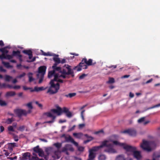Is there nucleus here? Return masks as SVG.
<instances>
[{
    "mask_svg": "<svg viewBox=\"0 0 160 160\" xmlns=\"http://www.w3.org/2000/svg\"><path fill=\"white\" fill-rule=\"evenodd\" d=\"M59 78H57V80H54V81H57L60 82L62 83L63 82V80L62 79H59Z\"/></svg>",
    "mask_w": 160,
    "mask_h": 160,
    "instance_id": "obj_61",
    "label": "nucleus"
},
{
    "mask_svg": "<svg viewBox=\"0 0 160 160\" xmlns=\"http://www.w3.org/2000/svg\"><path fill=\"white\" fill-rule=\"evenodd\" d=\"M43 124V123H42V122H37L35 124V128H36V129H38V126L39 125H42V124Z\"/></svg>",
    "mask_w": 160,
    "mask_h": 160,
    "instance_id": "obj_44",
    "label": "nucleus"
},
{
    "mask_svg": "<svg viewBox=\"0 0 160 160\" xmlns=\"http://www.w3.org/2000/svg\"><path fill=\"white\" fill-rule=\"evenodd\" d=\"M53 76L54 77V78L50 82L51 86L47 92V93H49L50 95L57 93L60 88L59 84L58 82L56 84H55L54 82V80H56L58 78H60L59 74L56 72H54L53 70L49 71L48 74V78H50Z\"/></svg>",
    "mask_w": 160,
    "mask_h": 160,
    "instance_id": "obj_1",
    "label": "nucleus"
},
{
    "mask_svg": "<svg viewBox=\"0 0 160 160\" xmlns=\"http://www.w3.org/2000/svg\"><path fill=\"white\" fill-rule=\"evenodd\" d=\"M13 138L14 140L16 142H17L18 141V137L17 135H14L13 136Z\"/></svg>",
    "mask_w": 160,
    "mask_h": 160,
    "instance_id": "obj_52",
    "label": "nucleus"
},
{
    "mask_svg": "<svg viewBox=\"0 0 160 160\" xmlns=\"http://www.w3.org/2000/svg\"><path fill=\"white\" fill-rule=\"evenodd\" d=\"M7 105V103L4 101L0 100V105L2 106H6Z\"/></svg>",
    "mask_w": 160,
    "mask_h": 160,
    "instance_id": "obj_40",
    "label": "nucleus"
},
{
    "mask_svg": "<svg viewBox=\"0 0 160 160\" xmlns=\"http://www.w3.org/2000/svg\"><path fill=\"white\" fill-rule=\"evenodd\" d=\"M86 58H83L81 62L79 63L78 66H77L74 67L73 69L76 70L77 71H79L82 70L81 67H82L83 66L84 67V68H83L84 69H87L88 68L87 66L86 65H85V64H86Z\"/></svg>",
    "mask_w": 160,
    "mask_h": 160,
    "instance_id": "obj_4",
    "label": "nucleus"
},
{
    "mask_svg": "<svg viewBox=\"0 0 160 160\" xmlns=\"http://www.w3.org/2000/svg\"><path fill=\"white\" fill-rule=\"evenodd\" d=\"M92 60L91 59H89L88 61H87L86 59V65L89 66L92 65Z\"/></svg>",
    "mask_w": 160,
    "mask_h": 160,
    "instance_id": "obj_32",
    "label": "nucleus"
},
{
    "mask_svg": "<svg viewBox=\"0 0 160 160\" xmlns=\"http://www.w3.org/2000/svg\"><path fill=\"white\" fill-rule=\"evenodd\" d=\"M123 148L127 152H129L133 153L137 149L136 147L127 145L125 143Z\"/></svg>",
    "mask_w": 160,
    "mask_h": 160,
    "instance_id": "obj_7",
    "label": "nucleus"
},
{
    "mask_svg": "<svg viewBox=\"0 0 160 160\" xmlns=\"http://www.w3.org/2000/svg\"><path fill=\"white\" fill-rule=\"evenodd\" d=\"M116 160H133L132 159L129 157L125 158L123 154L117 156L116 158Z\"/></svg>",
    "mask_w": 160,
    "mask_h": 160,
    "instance_id": "obj_9",
    "label": "nucleus"
},
{
    "mask_svg": "<svg viewBox=\"0 0 160 160\" xmlns=\"http://www.w3.org/2000/svg\"><path fill=\"white\" fill-rule=\"evenodd\" d=\"M66 115L68 118H71L72 116V113L69 111L66 113Z\"/></svg>",
    "mask_w": 160,
    "mask_h": 160,
    "instance_id": "obj_46",
    "label": "nucleus"
},
{
    "mask_svg": "<svg viewBox=\"0 0 160 160\" xmlns=\"http://www.w3.org/2000/svg\"><path fill=\"white\" fill-rule=\"evenodd\" d=\"M44 114L48 117L52 118H53L54 117H56L55 116L53 115L50 112H46L44 113Z\"/></svg>",
    "mask_w": 160,
    "mask_h": 160,
    "instance_id": "obj_33",
    "label": "nucleus"
},
{
    "mask_svg": "<svg viewBox=\"0 0 160 160\" xmlns=\"http://www.w3.org/2000/svg\"><path fill=\"white\" fill-rule=\"evenodd\" d=\"M76 127V125H73L72 127L70 128L68 130V132H71L73 130H74L75 129V128Z\"/></svg>",
    "mask_w": 160,
    "mask_h": 160,
    "instance_id": "obj_54",
    "label": "nucleus"
},
{
    "mask_svg": "<svg viewBox=\"0 0 160 160\" xmlns=\"http://www.w3.org/2000/svg\"><path fill=\"white\" fill-rule=\"evenodd\" d=\"M2 64L5 66V67L7 68H12V66L11 65H10L9 63L8 62H6L4 61H2Z\"/></svg>",
    "mask_w": 160,
    "mask_h": 160,
    "instance_id": "obj_26",
    "label": "nucleus"
},
{
    "mask_svg": "<svg viewBox=\"0 0 160 160\" xmlns=\"http://www.w3.org/2000/svg\"><path fill=\"white\" fill-rule=\"evenodd\" d=\"M100 133H103V131L102 130H101L99 131L95 132V134H98Z\"/></svg>",
    "mask_w": 160,
    "mask_h": 160,
    "instance_id": "obj_62",
    "label": "nucleus"
},
{
    "mask_svg": "<svg viewBox=\"0 0 160 160\" xmlns=\"http://www.w3.org/2000/svg\"><path fill=\"white\" fill-rule=\"evenodd\" d=\"M23 88L24 90H27L31 89V88H28L25 86H23Z\"/></svg>",
    "mask_w": 160,
    "mask_h": 160,
    "instance_id": "obj_64",
    "label": "nucleus"
},
{
    "mask_svg": "<svg viewBox=\"0 0 160 160\" xmlns=\"http://www.w3.org/2000/svg\"><path fill=\"white\" fill-rule=\"evenodd\" d=\"M8 130L9 131H12V132H13L14 131L13 128L12 126H9V127H8Z\"/></svg>",
    "mask_w": 160,
    "mask_h": 160,
    "instance_id": "obj_56",
    "label": "nucleus"
},
{
    "mask_svg": "<svg viewBox=\"0 0 160 160\" xmlns=\"http://www.w3.org/2000/svg\"><path fill=\"white\" fill-rule=\"evenodd\" d=\"M16 93L14 91H10L7 92L6 94V97H12L16 95Z\"/></svg>",
    "mask_w": 160,
    "mask_h": 160,
    "instance_id": "obj_22",
    "label": "nucleus"
},
{
    "mask_svg": "<svg viewBox=\"0 0 160 160\" xmlns=\"http://www.w3.org/2000/svg\"><path fill=\"white\" fill-rule=\"evenodd\" d=\"M35 103L40 108H42V105L41 104L39 103L38 102L36 101L35 102Z\"/></svg>",
    "mask_w": 160,
    "mask_h": 160,
    "instance_id": "obj_59",
    "label": "nucleus"
},
{
    "mask_svg": "<svg viewBox=\"0 0 160 160\" xmlns=\"http://www.w3.org/2000/svg\"><path fill=\"white\" fill-rule=\"evenodd\" d=\"M32 157L30 156V153L28 152H25L22 154V158L23 160L27 159L28 157L29 158V159L30 158Z\"/></svg>",
    "mask_w": 160,
    "mask_h": 160,
    "instance_id": "obj_21",
    "label": "nucleus"
},
{
    "mask_svg": "<svg viewBox=\"0 0 160 160\" xmlns=\"http://www.w3.org/2000/svg\"><path fill=\"white\" fill-rule=\"evenodd\" d=\"M53 56H54L53 58V59L55 62L54 64H56V65H58L61 63L60 59L58 57V55L54 54Z\"/></svg>",
    "mask_w": 160,
    "mask_h": 160,
    "instance_id": "obj_17",
    "label": "nucleus"
},
{
    "mask_svg": "<svg viewBox=\"0 0 160 160\" xmlns=\"http://www.w3.org/2000/svg\"><path fill=\"white\" fill-rule=\"evenodd\" d=\"M23 53L29 56V58L31 59L32 57V52L31 50H24L22 51Z\"/></svg>",
    "mask_w": 160,
    "mask_h": 160,
    "instance_id": "obj_19",
    "label": "nucleus"
},
{
    "mask_svg": "<svg viewBox=\"0 0 160 160\" xmlns=\"http://www.w3.org/2000/svg\"><path fill=\"white\" fill-rule=\"evenodd\" d=\"M27 106L28 107V108H30L31 109L33 107L32 106V103L31 102L27 104Z\"/></svg>",
    "mask_w": 160,
    "mask_h": 160,
    "instance_id": "obj_57",
    "label": "nucleus"
},
{
    "mask_svg": "<svg viewBox=\"0 0 160 160\" xmlns=\"http://www.w3.org/2000/svg\"><path fill=\"white\" fill-rule=\"evenodd\" d=\"M69 110L68 108L66 107H64L62 109L61 113L64 112L66 113Z\"/></svg>",
    "mask_w": 160,
    "mask_h": 160,
    "instance_id": "obj_42",
    "label": "nucleus"
},
{
    "mask_svg": "<svg viewBox=\"0 0 160 160\" xmlns=\"http://www.w3.org/2000/svg\"><path fill=\"white\" fill-rule=\"evenodd\" d=\"M16 146H17L16 145V144L15 143H9L8 149L12 151L13 149V148Z\"/></svg>",
    "mask_w": 160,
    "mask_h": 160,
    "instance_id": "obj_24",
    "label": "nucleus"
},
{
    "mask_svg": "<svg viewBox=\"0 0 160 160\" xmlns=\"http://www.w3.org/2000/svg\"><path fill=\"white\" fill-rule=\"evenodd\" d=\"M73 70H74L73 68L72 69L70 66L67 65V66L62 70L61 74L59 75L60 78L62 77L64 79L69 78V77L68 76L69 75H71L72 77H73L74 76Z\"/></svg>",
    "mask_w": 160,
    "mask_h": 160,
    "instance_id": "obj_3",
    "label": "nucleus"
},
{
    "mask_svg": "<svg viewBox=\"0 0 160 160\" xmlns=\"http://www.w3.org/2000/svg\"><path fill=\"white\" fill-rule=\"evenodd\" d=\"M32 74H33L32 72H29L28 74V76L29 78V82H31L34 80V78H32Z\"/></svg>",
    "mask_w": 160,
    "mask_h": 160,
    "instance_id": "obj_25",
    "label": "nucleus"
},
{
    "mask_svg": "<svg viewBox=\"0 0 160 160\" xmlns=\"http://www.w3.org/2000/svg\"><path fill=\"white\" fill-rule=\"evenodd\" d=\"M58 65H56V64H54L52 66V68L53 70L54 71V72H56V71H58L59 72L61 73V71H62L61 68L60 67H57Z\"/></svg>",
    "mask_w": 160,
    "mask_h": 160,
    "instance_id": "obj_16",
    "label": "nucleus"
},
{
    "mask_svg": "<svg viewBox=\"0 0 160 160\" xmlns=\"http://www.w3.org/2000/svg\"><path fill=\"white\" fill-rule=\"evenodd\" d=\"M84 148L82 146H79L78 147V150L80 151H83L84 150Z\"/></svg>",
    "mask_w": 160,
    "mask_h": 160,
    "instance_id": "obj_50",
    "label": "nucleus"
},
{
    "mask_svg": "<svg viewBox=\"0 0 160 160\" xmlns=\"http://www.w3.org/2000/svg\"><path fill=\"white\" fill-rule=\"evenodd\" d=\"M21 86L19 85H16L13 86V88L15 89H19L20 88Z\"/></svg>",
    "mask_w": 160,
    "mask_h": 160,
    "instance_id": "obj_60",
    "label": "nucleus"
},
{
    "mask_svg": "<svg viewBox=\"0 0 160 160\" xmlns=\"http://www.w3.org/2000/svg\"><path fill=\"white\" fill-rule=\"evenodd\" d=\"M108 140H105L102 142L101 144L99 146H96L92 147L89 150L94 152L98 151L101 148L104 147L107 148L104 149V152L109 153H115L116 152V150L113 148V145L111 143L108 144Z\"/></svg>",
    "mask_w": 160,
    "mask_h": 160,
    "instance_id": "obj_2",
    "label": "nucleus"
},
{
    "mask_svg": "<svg viewBox=\"0 0 160 160\" xmlns=\"http://www.w3.org/2000/svg\"><path fill=\"white\" fill-rule=\"evenodd\" d=\"M95 157V153L89 150V151L88 158L87 160H93Z\"/></svg>",
    "mask_w": 160,
    "mask_h": 160,
    "instance_id": "obj_15",
    "label": "nucleus"
},
{
    "mask_svg": "<svg viewBox=\"0 0 160 160\" xmlns=\"http://www.w3.org/2000/svg\"><path fill=\"white\" fill-rule=\"evenodd\" d=\"M115 82V79L113 78L110 77L109 78L108 81L107 82V83L108 84H112L114 83Z\"/></svg>",
    "mask_w": 160,
    "mask_h": 160,
    "instance_id": "obj_29",
    "label": "nucleus"
},
{
    "mask_svg": "<svg viewBox=\"0 0 160 160\" xmlns=\"http://www.w3.org/2000/svg\"><path fill=\"white\" fill-rule=\"evenodd\" d=\"M140 147L144 151L150 152L152 150L149 146V142L143 140L142 143L140 145Z\"/></svg>",
    "mask_w": 160,
    "mask_h": 160,
    "instance_id": "obj_6",
    "label": "nucleus"
},
{
    "mask_svg": "<svg viewBox=\"0 0 160 160\" xmlns=\"http://www.w3.org/2000/svg\"><path fill=\"white\" fill-rule=\"evenodd\" d=\"M87 75L85 74H82V75L80 76L79 77V78L80 79H82L84 78L86 76H87Z\"/></svg>",
    "mask_w": 160,
    "mask_h": 160,
    "instance_id": "obj_53",
    "label": "nucleus"
},
{
    "mask_svg": "<svg viewBox=\"0 0 160 160\" xmlns=\"http://www.w3.org/2000/svg\"><path fill=\"white\" fill-rule=\"evenodd\" d=\"M108 140L109 141V142L110 141L111 142H112L114 144L117 146H119L123 147V145H124V143H120V142L117 141H113L112 140Z\"/></svg>",
    "mask_w": 160,
    "mask_h": 160,
    "instance_id": "obj_20",
    "label": "nucleus"
},
{
    "mask_svg": "<svg viewBox=\"0 0 160 160\" xmlns=\"http://www.w3.org/2000/svg\"><path fill=\"white\" fill-rule=\"evenodd\" d=\"M14 112L19 118L22 115L26 116L27 114V112L25 110L21 109H15Z\"/></svg>",
    "mask_w": 160,
    "mask_h": 160,
    "instance_id": "obj_5",
    "label": "nucleus"
},
{
    "mask_svg": "<svg viewBox=\"0 0 160 160\" xmlns=\"http://www.w3.org/2000/svg\"><path fill=\"white\" fill-rule=\"evenodd\" d=\"M133 154L134 157L138 160L142 158L141 152L140 151L135 150L133 153Z\"/></svg>",
    "mask_w": 160,
    "mask_h": 160,
    "instance_id": "obj_18",
    "label": "nucleus"
},
{
    "mask_svg": "<svg viewBox=\"0 0 160 160\" xmlns=\"http://www.w3.org/2000/svg\"><path fill=\"white\" fill-rule=\"evenodd\" d=\"M68 149L66 147V146L64 147H63L62 150V152H65L68 151Z\"/></svg>",
    "mask_w": 160,
    "mask_h": 160,
    "instance_id": "obj_55",
    "label": "nucleus"
},
{
    "mask_svg": "<svg viewBox=\"0 0 160 160\" xmlns=\"http://www.w3.org/2000/svg\"><path fill=\"white\" fill-rule=\"evenodd\" d=\"M24 129L25 126H22L19 127L18 130L21 131H23L24 130Z\"/></svg>",
    "mask_w": 160,
    "mask_h": 160,
    "instance_id": "obj_48",
    "label": "nucleus"
},
{
    "mask_svg": "<svg viewBox=\"0 0 160 160\" xmlns=\"http://www.w3.org/2000/svg\"><path fill=\"white\" fill-rule=\"evenodd\" d=\"M122 133H127L131 136H135L136 134V130L133 129H128L125 130L122 132Z\"/></svg>",
    "mask_w": 160,
    "mask_h": 160,
    "instance_id": "obj_8",
    "label": "nucleus"
},
{
    "mask_svg": "<svg viewBox=\"0 0 160 160\" xmlns=\"http://www.w3.org/2000/svg\"><path fill=\"white\" fill-rule=\"evenodd\" d=\"M106 158L105 156L103 154L100 155L98 157L99 160H105Z\"/></svg>",
    "mask_w": 160,
    "mask_h": 160,
    "instance_id": "obj_34",
    "label": "nucleus"
},
{
    "mask_svg": "<svg viewBox=\"0 0 160 160\" xmlns=\"http://www.w3.org/2000/svg\"><path fill=\"white\" fill-rule=\"evenodd\" d=\"M12 78V77L8 75H6L5 78V80L9 82L10 79Z\"/></svg>",
    "mask_w": 160,
    "mask_h": 160,
    "instance_id": "obj_41",
    "label": "nucleus"
},
{
    "mask_svg": "<svg viewBox=\"0 0 160 160\" xmlns=\"http://www.w3.org/2000/svg\"><path fill=\"white\" fill-rule=\"evenodd\" d=\"M76 95L75 93H69L68 94L65 95L64 96L66 97L72 98Z\"/></svg>",
    "mask_w": 160,
    "mask_h": 160,
    "instance_id": "obj_31",
    "label": "nucleus"
},
{
    "mask_svg": "<svg viewBox=\"0 0 160 160\" xmlns=\"http://www.w3.org/2000/svg\"><path fill=\"white\" fill-rule=\"evenodd\" d=\"M84 136L87 138H88V139L91 140H92L93 139V138L91 136H89L87 134H85Z\"/></svg>",
    "mask_w": 160,
    "mask_h": 160,
    "instance_id": "obj_47",
    "label": "nucleus"
},
{
    "mask_svg": "<svg viewBox=\"0 0 160 160\" xmlns=\"http://www.w3.org/2000/svg\"><path fill=\"white\" fill-rule=\"evenodd\" d=\"M43 77H44V76H42L41 75V78L39 79V83H40L42 82L43 80Z\"/></svg>",
    "mask_w": 160,
    "mask_h": 160,
    "instance_id": "obj_63",
    "label": "nucleus"
},
{
    "mask_svg": "<svg viewBox=\"0 0 160 160\" xmlns=\"http://www.w3.org/2000/svg\"><path fill=\"white\" fill-rule=\"evenodd\" d=\"M14 121V119L13 118H9L7 119L5 122V123L7 124H10L12 122Z\"/></svg>",
    "mask_w": 160,
    "mask_h": 160,
    "instance_id": "obj_27",
    "label": "nucleus"
},
{
    "mask_svg": "<svg viewBox=\"0 0 160 160\" xmlns=\"http://www.w3.org/2000/svg\"><path fill=\"white\" fill-rule=\"evenodd\" d=\"M56 117H54L53 118H52V119L51 121H45L43 122V123H53L55 121V119L56 118Z\"/></svg>",
    "mask_w": 160,
    "mask_h": 160,
    "instance_id": "obj_37",
    "label": "nucleus"
},
{
    "mask_svg": "<svg viewBox=\"0 0 160 160\" xmlns=\"http://www.w3.org/2000/svg\"><path fill=\"white\" fill-rule=\"evenodd\" d=\"M66 138V139L65 140L67 142H71L72 143L74 140V139L70 135H69L68 137H67Z\"/></svg>",
    "mask_w": 160,
    "mask_h": 160,
    "instance_id": "obj_30",
    "label": "nucleus"
},
{
    "mask_svg": "<svg viewBox=\"0 0 160 160\" xmlns=\"http://www.w3.org/2000/svg\"><path fill=\"white\" fill-rule=\"evenodd\" d=\"M160 107V103L157 104V105H154V106H153L152 107H151L149 108H148V109H152V108H157V107Z\"/></svg>",
    "mask_w": 160,
    "mask_h": 160,
    "instance_id": "obj_49",
    "label": "nucleus"
},
{
    "mask_svg": "<svg viewBox=\"0 0 160 160\" xmlns=\"http://www.w3.org/2000/svg\"><path fill=\"white\" fill-rule=\"evenodd\" d=\"M35 89L36 92H38L44 90L43 87H35Z\"/></svg>",
    "mask_w": 160,
    "mask_h": 160,
    "instance_id": "obj_38",
    "label": "nucleus"
},
{
    "mask_svg": "<svg viewBox=\"0 0 160 160\" xmlns=\"http://www.w3.org/2000/svg\"><path fill=\"white\" fill-rule=\"evenodd\" d=\"M12 55L13 57L14 56L18 57L20 61L22 62V55H21L20 52L19 51H13L12 52Z\"/></svg>",
    "mask_w": 160,
    "mask_h": 160,
    "instance_id": "obj_11",
    "label": "nucleus"
},
{
    "mask_svg": "<svg viewBox=\"0 0 160 160\" xmlns=\"http://www.w3.org/2000/svg\"><path fill=\"white\" fill-rule=\"evenodd\" d=\"M46 68V67L45 66L40 67L38 69V73L41 74L42 76H44L45 73Z\"/></svg>",
    "mask_w": 160,
    "mask_h": 160,
    "instance_id": "obj_10",
    "label": "nucleus"
},
{
    "mask_svg": "<svg viewBox=\"0 0 160 160\" xmlns=\"http://www.w3.org/2000/svg\"><path fill=\"white\" fill-rule=\"evenodd\" d=\"M62 108L59 107H58L57 109H53L51 110V111L54 113H57L58 115H61V114Z\"/></svg>",
    "mask_w": 160,
    "mask_h": 160,
    "instance_id": "obj_14",
    "label": "nucleus"
},
{
    "mask_svg": "<svg viewBox=\"0 0 160 160\" xmlns=\"http://www.w3.org/2000/svg\"><path fill=\"white\" fill-rule=\"evenodd\" d=\"M37 153L40 157H42L44 155V153L42 150L41 149Z\"/></svg>",
    "mask_w": 160,
    "mask_h": 160,
    "instance_id": "obj_39",
    "label": "nucleus"
},
{
    "mask_svg": "<svg viewBox=\"0 0 160 160\" xmlns=\"http://www.w3.org/2000/svg\"><path fill=\"white\" fill-rule=\"evenodd\" d=\"M0 72H6V70L4 69L2 66H0Z\"/></svg>",
    "mask_w": 160,
    "mask_h": 160,
    "instance_id": "obj_58",
    "label": "nucleus"
},
{
    "mask_svg": "<svg viewBox=\"0 0 160 160\" xmlns=\"http://www.w3.org/2000/svg\"><path fill=\"white\" fill-rule=\"evenodd\" d=\"M145 117H142L140 118L138 120V123H143L145 121Z\"/></svg>",
    "mask_w": 160,
    "mask_h": 160,
    "instance_id": "obj_35",
    "label": "nucleus"
},
{
    "mask_svg": "<svg viewBox=\"0 0 160 160\" xmlns=\"http://www.w3.org/2000/svg\"><path fill=\"white\" fill-rule=\"evenodd\" d=\"M152 160H159L160 158V152H156L152 155Z\"/></svg>",
    "mask_w": 160,
    "mask_h": 160,
    "instance_id": "obj_13",
    "label": "nucleus"
},
{
    "mask_svg": "<svg viewBox=\"0 0 160 160\" xmlns=\"http://www.w3.org/2000/svg\"><path fill=\"white\" fill-rule=\"evenodd\" d=\"M41 149L39 148V146H36L33 148V150L34 151L37 153Z\"/></svg>",
    "mask_w": 160,
    "mask_h": 160,
    "instance_id": "obj_36",
    "label": "nucleus"
},
{
    "mask_svg": "<svg viewBox=\"0 0 160 160\" xmlns=\"http://www.w3.org/2000/svg\"><path fill=\"white\" fill-rule=\"evenodd\" d=\"M54 145L58 149H59L61 147V144L59 143H56L54 144Z\"/></svg>",
    "mask_w": 160,
    "mask_h": 160,
    "instance_id": "obj_43",
    "label": "nucleus"
},
{
    "mask_svg": "<svg viewBox=\"0 0 160 160\" xmlns=\"http://www.w3.org/2000/svg\"><path fill=\"white\" fill-rule=\"evenodd\" d=\"M13 58L12 54L11 55L7 54L4 55L2 54L0 55V58L1 59H5L8 60H10Z\"/></svg>",
    "mask_w": 160,
    "mask_h": 160,
    "instance_id": "obj_12",
    "label": "nucleus"
},
{
    "mask_svg": "<svg viewBox=\"0 0 160 160\" xmlns=\"http://www.w3.org/2000/svg\"><path fill=\"white\" fill-rule=\"evenodd\" d=\"M7 48H8V47H6L4 48L0 49V51L2 52V54L6 55L8 52V51L6 49Z\"/></svg>",
    "mask_w": 160,
    "mask_h": 160,
    "instance_id": "obj_23",
    "label": "nucleus"
},
{
    "mask_svg": "<svg viewBox=\"0 0 160 160\" xmlns=\"http://www.w3.org/2000/svg\"><path fill=\"white\" fill-rule=\"evenodd\" d=\"M73 136L78 138H80L82 136V134L81 133H74L73 134Z\"/></svg>",
    "mask_w": 160,
    "mask_h": 160,
    "instance_id": "obj_28",
    "label": "nucleus"
},
{
    "mask_svg": "<svg viewBox=\"0 0 160 160\" xmlns=\"http://www.w3.org/2000/svg\"><path fill=\"white\" fill-rule=\"evenodd\" d=\"M26 75V73L25 72H23L21 74H20L17 77V78H21L24 77Z\"/></svg>",
    "mask_w": 160,
    "mask_h": 160,
    "instance_id": "obj_51",
    "label": "nucleus"
},
{
    "mask_svg": "<svg viewBox=\"0 0 160 160\" xmlns=\"http://www.w3.org/2000/svg\"><path fill=\"white\" fill-rule=\"evenodd\" d=\"M85 111V110H82L81 113V116L82 118V120L84 121V117L83 113Z\"/></svg>",
    "mask_w": 160,
    "mask_h": 160,
    "instance_id": "obj_45",
    "label": "nucleus"
}]
</instances>
